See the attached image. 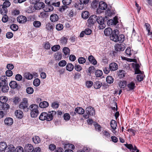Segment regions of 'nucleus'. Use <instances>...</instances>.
Masks as SVG:
<instances>
[{
    "mask_svg": "<svg viewBox=\"0 0 152 152\" xmlns=\"http://www.w3.org/2000/svg\"><path fill=\"white\" fill-rule=\"evenodd\" d=\"M56 113L55 111H52L48 113H42L39 116V119L42 121L46 120L48 121H50L53 119V116Z\"/></svg>",
    "mask_w": 152,
    "mask_h": 152,
    "instance_id": "f257e3e1",
    "label": "nucleus"
},
{
    "mask_svg": "<svg viewBox=\"0 0 152 152\" xmlns=\"http://www.w3.org/2000/svg\"><path fill=\"white\" fill-rule=\"evenodd\" d=\"M132 66L135 69V74H138L137 75V79L139 81H141L143 80L144 77V75H143V72H142L139 69L140 66L139 64L132 63Z\"/></svg>",
    "mask_w": 152,
    "mask_h": 152,
    "instance_id": "f03ea898",
    "label": "nucleus"
},
{
    "mask_svg": "<svg viewBox=\"0 0 152 152\" xmlns=\"http://www.w3.org/2000/svg\"><path fill=\"white\" fill-rule=\"evenodd\" d=\"M28 106V100L26 98H23L22 101L19 105V108L24 110L27 111V107Z\"/></svg>",
    "mask_w": 152,
    "mask_h": 152,
    "instance_id": "7ed1b4c3",
    "label": "nucleus"
},
{
    "mask_svg": "<svg viewBox=\"0 0 152 152\" xmlns=\"http://www.w3.org/2000/svg\"><path fill=\"white\" fill-rule=\"evenodd\" d=\"M86 112L87 114L84 115V117L86 118H88L89 115L92 116L95 114V110L94 108L91 107H87L86 110Z\"/></svg>",
    "mask_w": 152,
    "mask_h": 152,
    "instance_id": "20e7f679",
    "label": "nucleus"
},
{
    "mask_svg": "<svg viewBox=\"0 0 152 152\" xmlns=\"http://www.w3.org/2000/svg\"><path fill=\"white\" fill-rule=\"evenodd\" d=\"M119 34V31L118 29L114 30L112 34L110 35V38L111 40L115 42H117L118 37Z\"/></svg>",
    "mask_w": 152,
    "mask_h": 152,
    "instance_id": "39448f33",
    "label": "nucleus"
},
{
    "mask_svg": "<svg viewBox=\"0 0 152 152\" xmlns=\"http://www.w3.org/2000/svg\"><path fill=\"white\" fill-rule=\"evenodd\" d=\"M107 7V5L106 3L104 2L101 1L99 3V8L97 10V12L99 13H100L101 12L99 10H105Z\"/></svg>",
    "mask_w": 152,
    "mask_h": 152,
    "instance_id": "423d86ee",
    "label": "nucleus"
},
{
    "mask_svg": "<svg viewBox=\"0 0 152 152\" xmlns=\"http://www.w3.org/2000/svg\"><path fill=\"white\" fill-rule=\"evenodd\" d=\"M64 148L65 149H68L66 150L64 152H73V151L70 149H74L75 148V146L72 144L67 143L65 144Z\"/></svg>",
    "mask_w": 152,
    "mask_h": 152,
    "instance_id": "0eeeda50",
    "label": "nucleus"
},
{
    "mask_svg": "<svg viewBox=\"0 0 152 152\" xmlns=\"http://www.w3.org/2000/svg\"><path fill=\"white\" fill-rule=\"evenodd\" d=\"M96 15H93L89 17L88 20V22L90 25H93L96 22Z\"/></svg>",
    "mask_w": 152,
    "mask_h": 152,
    "instance_id": "6e6552de",
    "label": "nucleus"
},
{
    "mask_svg": "<svg viewBox=\"0 0 152 152\" xmlns=\"http://www.w3.org/2000/svg\"><path fill=\"white\" fill-rule=\"evenodd\" d=\"M44 6V3L42 2H39L34 5V7L35 10H38L43 8Z\"/></svg>",
    "mask_w": 152,
    "mask_h": 152,
    "instance_id": "1a4fd4ad",
    "label": "nucleus"
},
{
    "mask_svg": "<svg viewBox=\"0 0 152 152\" xmlns=\"http://www.w3.org/2000/svg\"><path fill=\"white\" fill-rule=\"evenodd\" d=\"M5 125L7 126H10L12 124L13 122V119L11 118H7L4 120Z\"/></svg>",
    "mask_w": 152,
    "mask_h": 152,
    "instance_id": "9d476101",
    "label": "nucleus"
},
{
    "mask_svg": "<svg viewBox=\"0 0 152 152\" xmlns=\"http://www.w3.org/2000/svg\"><path fill=\"white\" fill-rule=\"evenodd\" d=\"M24 149L26 152H32L34 150V148L31 145L28 144L25 145Z\"/></svg>",
    "mask_w": 152,
    "mask_h": 152,
    "instance_id": "9b49d317",
    "label": "nucleus"
},
{
    "mask_svg": "<svg viewBox=\"0 0 152 152\" xmlns=\"http://www.w3.org/2000/svg\"><path fill=\"white\" fill-rule=\"evenodd\" d=\"M17 21L20 23H23L27 21V18L25 16L21 15L17 18Z\"/></svg>",
    "mask_w": 152,
    "mask_h": 152,
    "instance_id": "f8f14e48",
    "label": "nucleus"
},
{
    "mask_svg": "<svg viewBox=\"0 0 152 152\" xmlns=\"http://www.w3.org/2000/svg\"><path fill=\"white\" fill-rule=\"evenodd\" d=\"M125 48L124 46L122 44H118L115 46V49L117 51H123Z\"/></svg>",
    "mask_w": 152,
    "mask_h": 152,
    "instance_id": "ddd939ff",
    "label": "nucleus"
},
{
    "mask_svg": "<svg viewBox=\"0 0 152 152\" xmlns=\"http://www.w3.org/2000/svg\"><path fill=\"white\" fill-rule=\"evenodd\" d=\"M109 68L110 70L111 71H115L118 69V66L116 63H112L110 64Z\"/></svg>",
    "mask_w": 152,
    "mask_h": 152,
    "instance_id": "4468645a",
    "label": "nucleus"
},
{
    "mask_svg": "<svg viewBox=\"0 0 152 152\" xmlns=\"http://www.w3.org/2000/svg\"><path fill=\"white\" fill-rule=\"evenodd\" d=\"M44 10L46 12H50L52 11L54 9V8L51 5H48L43 8Z\"/></svg>",
    "mask_w": 152,
    "mask_h": 152,
    "instance_id": "2eb2a0df",
    "label": "nucleus"
},
{
    "mask_svg": "<svg viewBox=\"0 0 152 152\" xmlns=\"http://www.w3.org/2000/svg\"><path fill=\"white\" fill-rule=\"evenodd\" d=\"M15 115L17 118H21L23 115V112L19 110L15 111Z\"/></svg>",
    "mask_w": 152,
    "mask_h": 152,
    "instance_id": "dca6fc26",
    "label": "nucleus"
},
{
    "mask_svg": "<svg viewBox=\"0 0 152 152\" xmlns=\"http://www.w3.org/2000/svg\"><path fill=\"white\" fill-rule=\"evenodd\" d=\"M59 17L56 14H53L50 16V19L51 21L53 22H55L58 20Z\"/></svg>",
    "mask_w": 152,
    "mask_h": 152,
    "instance_id": "f3484780",
    "label": "nucleus"
},
{
    "mask_svg": "<svg viewBox=\"0 0 152 152\" xmlns=\"http://www.w3.org/2000/svg\"><path fill=\"white\" fill-rule=\"evenodd\" d=\"M31 111H35L36 112H39L38 106L36 104H32L29 107Z\"/></svg>",
    "mask_w": 152,
    "mask_h": 152,
    "instance_id": "a211bd4d",
    "label": "nucleus"
},
{
    "mask_svg": "<svg viewBox=\"0 0 152 152\" xmlns=\"http://www.w3.org/2000/svg\"><path fill=\"white\" fill-rule=\"evenodd\" d=\"M10 108V106L7 103L3 104L0 105V109L5 111H7Z\"/></svg>",
    "mask_w": 152,
    "mask_h": 152,
    "instance_id": "6ab92c4d",
    "label": "nucleus"
},
{
    "mask_svg": "<svg viewBox=\"0 0 152 152\" xmlns=\"http://www.w3.org/2000/svg\"><path fill=\"white\" fill-rule=\"evenodd\" d=\"M113 32V31L112 29L110 28H108L105 29L104 31V34L106 36L111 35Z\"/></svg>",
    "mask_w": 152,
    "mask_h": 152,
    "instance_id": "aec40b11",
    "label": "nucleus"
},
{
    "mask_svg": "<svg viewBox=\"0 0 152 152\" xmlns=\"http://www.w3.org/2000/svg\"><path fill=\"white\" fill-rule=\"evenodd\" d=\"M7 10L6 7L2 5H0V13L2 15H5L7 13Z\"/></svg>",
    "mask_w": 152,
    "mask_h": 152,
    "instance_id": "412c9836",
    "label": "nucleus"
},
{
    "mask_svg": "<svg viewBox=\"0 0 152 152\" xmlns=\"http://www.w3.org/2000/svg\"><path fill=\"white\" fill-rule=\"evenodd\" d=\"M75 6L77 9L82 10L84 7V5L80 2H77L75 3Z\"/></svg>",
    "mask_w": 152,
    "mask_h": 152,
    "instance_id": "4be33fe9",
    "label": "nucleus"
},
{
    "mask_svg": "<svg viewBox=\"0 0 152 152\" xmlns=\"http://www.w3.org/2000/svg\"><path fill=\"white\" fill-rule=\"evenodd\" d=\"M96 21L99 24L102 25L103 28H104V22L103 18L102 17L98 18L96 17Z\"/></svg>",
    "mask_w": 152,
    "mask_h": 152,
    "instance_id": "5701e85b",
    "label": "nucleus"
},
{
    "mask_svg": "<svg viewBox=\"0 0 152 152\" xmlns=\"http://www.w3.org/2000/svg\"><path fill=\"white\" fill-rule=\"evenodd\" d=\"M118 23V21L116 19L114 18V20L110 19L107 22V24L109 25H115Z\"/></svg>",
    "mask_w": 152,
    "mask_h": 152,
    "instance_id": "b1692460",
    "label": "nucleus"
},
{
    "mask_svg": "<svg viewBox=\"0 0 152 152\" xmlns=\"http://www.w3.org/2000/svg\"><path fill=\"white\" fill-rule=\"evenodd\" d=\"M88 59L90 62L93 64L95 65L96 64L97 61L93 56H90L88 57Z\"/></svg>",
    "mask_w": 152,
    "mask_h": 152,
    "instance_id": "393cba45",
    "label": "nucleus"
},
{
    "mask_svg": "<svg viewBox=\"0 0 152 152\" xmlns=\"http://www.w3.org/2000/svg\"><path fill=\"white\" fill-rule=\"evenodd\" d=\"M7 148H6L4 152H13L14 150V148L12 145H10L8 146Z\"/></svg>",
    "mask_w": 152,
    "mask_h": 152,
    "instance_id": "a878e982",
    "label": "nucleus"
},
{
    "mask_svg": "<svg viewBox=\"0 0 152 152\" xmlns=\"http://www.w3.org/2000/svg\"><path fill=\"white\" fill-rule=\"evenodd\" d=\"M9 85L11 88L15 89L17 88L18 84L16 82L12 81L10 83Z\"/></svg>",
    "mask_w": 152,
    "mask_h": 152,
    "instance_id": "bb28decb",
    "label": "nucleus"
},
{
    "mask_svg": "<svg viewBox=\"0 0 152 152\" xmlns=\"http://www.w3.org/2000/svg\"><path fill=\"white\" fill-rule=\"evenodd\" d=\"M75 112L79 114H83L84 113V110L82 107H77L75 109Z\"/></svg>",
    "mask_w": 152,
    "mask_h": 152,
    "instance_id": "cd10ccee",
    "label": "nucleus"
},
{
    "mask_svg": "<svg viewBox=\"0 0 152 152\" xmlns=\"http://www.w3.org/2000/svg\"><path fill=\"white\" fill-rule=\"evenodd\" d=\"M110 126L113 130L116 129L117 126V122L114 120H112L110 122Z\"/></svg>",
    "mask_w": 152,
    "mask_h": 152,
    "instance_id": "c85d7f7f",
    "label": "nucleus"
},
{
    "mask_svg": "<svg viewBox=\"0 0 152 152\" xmlns=\"http://www.w3.org/2000/svg\"><path fill=\"white\" fill-rule=\"evenodd\" d=\"M49 105L48 102L46 101H43L40 103L39 106L42 108H45L48 107Z\"/></svg>",
    "mask_w": 152,
    "mask_h": 152,
    "instance_id": "c756f323",
    "label": "nucleus"
},
{
    "mask_svg": "<svg viewBox=\"0 0 152 152\" xmlns=\"http://www.w3.org/2000/svg\"><path fill=\"white\" fill-rule=\"evenodd\" d=\"M7 147L6 143L4 142H0V151H2L4 150Z\"/></svg>",
    "mask_w": 152,
    "mask_h": 152,
    "instance_id": "7c9ffc66",
    "label": "nucleus"
},
{
    "mask_svg": "<svg viewBox=\"0 0 152 152\" xmlns=\"http://www.w3.org/2000/svg\"><path fill=\"white\" fill-rule=\"evenodd\" d=\"M74 68L73 65L71 63H68L66 66V69L69 72L72 71Z\"/></svg>",
    "mask_w": 152,
    "mask_h": 152,
    "instance_id": "2f4dec72",
    "label": "nucleus"
},
{
    "mask_svg": "<svg viewBox=\"0 0 152 152\" xmlns=\"http://www.w3.org/2000/svg\"><path fill=\"white\" fill-rule=\"evenodd\" d=\"M24 76L28 80L31 79L33 77V75L29 72H26L24 74Z\"/></svg>",
    "mask_w": 152,
    "mask_h": 152,
    "instance_id": "473e14b6",
    "label": "nucleus"
},
{
    "mask_svg": "<svg viewBox=\"0 0 152 152\" xmlns=\"http://www.w3.org/2000/svg\"><path fill=\"white\" fill-rule=\"evenodd\" d=\"M62 55L60 53H55L54 56L56 60L59 61L62 58Z\"/></svg>",
    "mask_w": 152,
    "mask_h": 152,
    "instance_id": "72a5a7b5",
    "label": "nucleus"
},
{
    "mask_svg": "<svg viewBox=\"0 0 152 152\" xmlns=\"http://www.w3.org/2000/svg\"><path fill=\"white\" fill-rule=\"evenodd\" d=\"M102 85V83L99 81H96L94 84V87L96 89L99 88Z\"/></svg>",
    "mask_w": 152,
    "mask_h": 152,
    "instance_id": "f704fd0d",
    "label": "nucleus"
},
{
    "mask_svg": "<svg viewBox=\"0 0 152 152\" xmlns=\"http://www.w3.org/2000/svg\"><path fill=\"white\" fill-rule=\"evenodd\" d=\"M7 98L5 96H2L0 97V102L2 104L6 103L7 101Z\"/></svg>",
    "mask_w": 152,
    "mask_h": 152,
    "instance_id": "c9c22d12",
    "label": "nucleus"
},
{
    "mask_svg": "<svg viewBox=\"0 0 152 152\" xmlns=\"http://www.w3.org/2000/svg\"><path fill=\"white\" fill-rule=\"evenodd\" d=\"M127 87L129 88V90H132L135 87V83L133 82H131L128 84Z\"/></svg>",
    "mask_w": 152,
    "mask_h": 152,
    "instance_id": "e433bc0d",
    "label": "nucleus"
},
{
    "mask_svg": "<svg viewBox=\"0 0 152 152\" xmlns=\"http://www.w3.org/2000/svg\"><path fill=\"white\" fill-rule=\"evenodd\" d=\"M32 140L34 142L35 144H38L40 142V140L39 137L37 136L34 137Z\"/></svg>",
    "mask_w": 152,
    "mask_h": 152,
    "instance_id": "4c0bfd02",
    "label": "nucleus"
},
{
    "mask_svg": "<svg viewBox=\"0 0 152 152\" xmlns=\"http://www.w3.org/2000/svg\"><path fill=\"white\" fill-rule=\"evenodd\" d=\"M81 15L83 18L87 19L89 16V12L87 11H85L82 13Z\"/></svg>",
    "mask_w": 152,
    "mask_h": 152,
    "instance_id": "58836bf2",
    "label": "nucleus"
},
{
    "mask_svg": "<svg viewBox=\"0 0 152 152\" xmlns=\"http://www.w3.org/2000/svg\"><path fill=\"white\" fill-rule=\"evenodd\" d=\"M125 39V37L124 35L121 34L118 36L117 42H123Z\"/></svg>",
    "mask_w": 152,
    "mask_h": 152,
    "instance_id": "ea45409f",
    "label": "nucleus"
},
{
    "mask_svg": "<svg viewBox=\"0 0 152 152\" xmlns=\"http://www.w3.org/2000/svg\"><path fill=\"white\" fill-rule=\"evenodd\" d=\"M94 126L96 130L98 132L101 131L102 129V127L98 123H95L94 124Z\"/></svg>",
    "mask_w": 152,
    "mask_h": 152,
    "instance_id": "a19ab883",
    "label": "nucleus"
},
{
    "mask_svg": "<svg viewBox=\"0 0 152 152\" xmlns=\"http://www.w3.org/2000/svg\"><path fill=\"white\" fill-rule=\"evenodd\" d=\"M34 26L37 28L40 27L41 25V23L38 21H35L33 23Z\"/></svg>",
    "mask_w": 152,
    "mask_h": 152,
    "instance_id": "79ce46f5",
    "label": "nucleus"
},
{
    "mask_svg": "<svg viewBox=\"0 0 152 152\" xmlns=\"http://www.w3.org/2000/svg\"><path fill=\"white\" fill-rule=\"evenodd\" d=\"M106 81L109 83H112L113 82V79L111 76H108L106 79Z\"/></svg>",
    "mask_w": 152,
    "mask_h": 152,
    "instance_id": "37998d69",
    "label": "nucleus"
},
{
    "mask_svg": "<svg viewBox=\"0 0 152 152\" xmlns=\"http://www.w3.org/2000/svg\"><path fill=\"white\" fill-rule=\"evenodd\" d=\"M60 47L59 45H55L51 48V49L53 51L55 52L59 50Z\"/></svg>",
    "mask_w": 152,
    "mask_h": 152,
    "instance_id": "c03bdc74",
    "label": "nucleus"
},
{
    "mask_svg": "<svg viewBox=\"0 0 152 152\" xmlns=\"http://www.w3.org/2000/svg\"><path fill=\"white\" fill-rule=\"evenodd\" d=\"M126 85V82L124 81H121L119 83V86L121 88H124Z\"/></svg>",
    "mask_w": 152,
    "mask_h": 152,
    "instance_id": "a18cd8bd",
    "label": "nucleus"
},
{
    "mask_svg": "<svg viewBox=\"0 0 152 152\" xmlns=\"http://www.w3.org/2000/svg\"><path fill=\"white\" fill-rule=\"evenodd\" d=\"M40 80L38 78L35 79L33 81V84L35 86H37L39 85L40 84Z\"/></svg>",
    "mask_w": 152,
    "mask_h": 152,
    "instance_id": "49530a36",
    "label": "nucleus"
},
{
    "mask_svg": "<svg viewBox=\"0 0 152 152\" xmlns=\"http://www.w3.org/2000/svg\"><path fill=\"white\" fill-rule=\"evenodd\" d=\"M102 75V71L100 70H97L95 72V75L96 77H101Z\"/></svg>",
    "mask_w": 152,
    "mask_h": 152,
    "instance_id": "de8ad7c7",
    "label": "nucleus"
},
{
    "mask_svg": "<svg viewBox=\"0 0 152 152\" xmlns=\"http://www.w3.org/2000/svg\"><path fill=\"white\" fill-rule=\"evenodd\" d=\"M53 26L51 23H48L46 25V28L48 30H51L53 29Z\"/></svg>",
    "mask_w": 152,
    "mask_h": 152,
    "instance_id": "09e8293b",
    "label": "nucleus"
},
{
    "mask_svg": "<svg viewBox=\"0 0 152 152\" xmlns=\"http://www.w3.org/2000/svg\"><path fill=\"white\" fill-rule=\"evenodd\" d=\"M27 93L29 94H31L34 92V89L33 88L31 87H28L26 90Z\"/></svg>",
    "mask_w": 152,
    "mask_h": 152,
    "instance_id": "8fccbe9b",
    "label": "nucleus"
},
{
    "mask_svg": "<svg viewBox=\"0 0 152 152\" xmlns=\"http://www.w3.org/2000/svg\"><path fill=\"white\" fill-rule=\"evenodd\" d=\"M93 85V83L92 81H88L86 82V86L88 88H90Z\"/></svg>",
    "mask_w": 152,
    "mask_h": 152,
    "instance_id": "3c124183",
    "label": "nucleus"
},
{
    "mask_svg": "<svg viewBox=\"0 0 152 152\" xmlns=\"http://www.w3.org/2000/svg\"><path fill=\"white\" fill-rule=\"evenodd\" d=\"M63 51L65 55H68L70 51L69 49L67 47H64L63 49Z\"/></svg>",
    "mask_w": 152,
    "mask_h": 152,
    "instance_id": "603ef678",
    "label": "nucleus"
},
{
    "mask_svg": "<svg viewBox=\"0 0 152 152\" xmlns=\"http://www.w3.org/2000/svg\"><path fill=\"white\" fill-rule=\"evenodd\" d=\"M10 3L8 1H4L3 4V6L4 7H9L10 5Z\"/></svg>",
    "mask_w": 152,
    "mask_h": 152,
    "instance_id": "864d4df0",
    "label": "nucleus"
},
{
    "mask_svg": "<svg viewBox=\"0 0 152 152\" xmlns=\"http://www.w3.org/2000/svg\"><path fill=\"white\" fill-rule=\"evenodd\" d=\"M11 29L13 31H17L18 29V26L16 24L12 25L10 26Z\"/></svg>",
    "mask_w": 152,
    "mask_h": 152,
    "instance_id": "5fc2aeb1",
    "label": "nucleus"
},
{
    "mask_svg": "<svg viewBox=\"0 0 152 152\" xmlns=\"http://www.w3.org/2000/svg\"><path fill=\"white\" fill-rule=\"evenodd\" d=\"M70 118V115L69 114L66 113L64 115V118L66 121H69Z\"/></svg>",
    "mask_w": 152,
    "mask_h": 152,
    "instance_id": "6e6d98bb",
    "label": "nucleus"
},
{
    "mask_svg": "<svg viewBox=\"0 0 152 152\" xmlns=\"http://www.w3.org/2000/svg\"><path fill=\"white\" fill-rule=\"evenodd\" d=\"M39 114V112H36L35 111H31V117L35 118L37 117Z\"/></svg>",
    "mask_w": 152,
    "mask_h": 152,
    "instance_id": "4d7b16f0",
    "label": "nucleus"
},
{
    "mask_svg": "<svg viewBox=\"0 0 152 152\" xmlns=\"http://www.w3.org/2000/svg\"><path fill=\"white\" fill-rule=\"evenodd\" d=\"M67 41V39L65 37H62L60 39V41L61 43L63 45L65 44Z\"/></svg>",
    "mask_w": 152,
    "mask_h": 152,
    "instance_id": "13d9d810",
    "label": "nucleus"
},
{
    "mask_svg": "<svg viewBox=\"0 0 152 152\" xmlns=\"http://www.w3.org/2000/svg\"><path fill=\"white\" fill-rule=\"evenodd\" d=\"M78 61L80 64H83L86 61V59L83 57H80L78 58Z\"/></svg>",
    "mask_w": 152,
    "mask_h": 152,
    "instance_id": "bf43d9fd",
    "label": "nucleus"
},
{
    "mask_svg": "<svg viewBox=\"0 0 152 152\" xmlns=\"http://www.w3.org/2000/svg\"><path fill=\"white\" fill-rule=\"evenodd\" d=\"M63 3L65 5L69 4L72 2V0H63Z\"/></svg>",
    "mask_w": 152,
    "mask_h": 152,
    "instance_id": "052dcab7",
    "label": "nucleus"
},
{
    "mask_svg": "<svg viewBox=\"0 0 152 152\" xmlns=\"http://www.w3.org/2000/svg\"><path fill=\"white\" fill-rule=\"evenodd\" d=\"M15 152H23V149L20 146L18 147L15 149Z\"/></svg>",
    "mask_w": 152,
    "mask_h": 152,
    "instance_id": "680f3d73",
    "label": "nucleus"
},
{
    "mask_svg": "<svg viewBox=\"0 0 152 152\" xmlns=\"http://www.w3.org/2000/svg\"><path fill=\"white\" fill-rule=\"evenodd\" d=\"M63 28V26L61 24H58L56 26V29L58 31L61 30Z\"/></svg>",
    "mask_w": 152,
    "mask_h": 152,
    "instance_id": "e2e57ef3",
    "label": "nucleus"
},
{
    "mask_svg": "<svg viewBox=\"0 0 152 152\" xmlns=\"http://www.w3.org/2000/svg\"><path fill=\"white\" fill-rule=\"evenodd\" d=\"M66 62L65 60H62L61 61L58 63V65L60 66H64L66 64Z\"/></svg>",
    "mask_w": 152,
    "mask_h": 152,
    "instance_id": "0e129e2a",
    "label": "nucleus"
},
{
    "mask_svg": "<svg viewBox=\"0 0 152 152\" xmlns=\"http://www.w3.org/2000/svg\"><path fill=\"white\" fill-rule=\"evenodd\" d=\"M20 101V99L18 97H15L13 99V102L15 104H18Z\"/></svg>",
    "mask_w": 152,
    "mask_h": 152,
    "instance_id": "69168bd1",
    "label": "nucleus"
},
{
    "mask_svg": "<svg viewBox=\"0 0 152 152\" xmlns=\"http://www.w3.org/2000/svg\"><path fill=\"white\" fill-rule=\"evenodd\" d=\"M83 31L85 34L87 35H90L91 33V30L89 28L86 29Z\"/></svg>",
    "mask_w": 152,
    "mask_h": 152,
    "instance_id": "338daca9",
    "label": "nucleus"
},
{
    "mask_svg": "<svg viewBox=\"0 0 152 152\" xmlns=\"http://www.w3.org/2000/svg\"><path fill=\"white\" fill-rule=\"evenodd\" d=\"M4 15V16L2 18V20L3 22L6 23L8 21V18L7 15H6L5 14Z\"/></svg>",
    "mask_w": 152,
    "mask_h": 152,
    "instance_id": "774afa93",
    "label": "nucleus"
}]
</instances>
